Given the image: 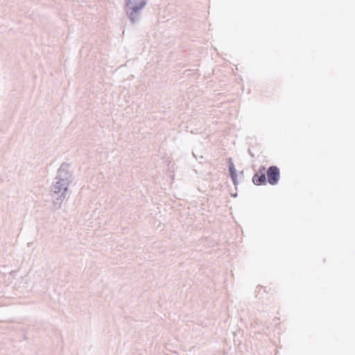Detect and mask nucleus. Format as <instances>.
<instances>
[{
  "mask_svg": "<svg viewBox=\"0 0 355 355\" xmlns=\"http://www.w3.org/2000/svg\"><path fill=\"white\" fill-rule=\"evenodd\" d=\"M279 170L277 166H272L269 167V168L267 171V177L268 181L270 184L275 185L277 184L279 180Z\"/></svg>",
  "mask_w": 355,
  "mask_h": 355,
  "instance_id": "1",
  "label": "nucleus"
},
{
  "mask_svg": "<svg viewBox=\"0 0 355 355\" xmlns=\"http://www.w3.org/2000/svg\"><path fill=\"white\" fill-rule=\"evenodd\" d=\"M145 3L144 0H128L127 6L136 12L145 6Z\"/></svg>",
  "mask_w": 355,
  "mask_h": 355,
  "instance_id": "2",
  "label": "nucleus"
},
{
  "mask_svg": "<svg viewBox=\"0 0 355 355\" xmlns=\"http://www.w3.org/2000/svg\"><path fill=\"white\" fill-rule=\"evenodd\" d=\"M252 181L256 185H261L262 184H264L266 183V175L265 174H255L253 176Z\"/></svg>",
  "mask_w": 355,
  "mask_h": 355,
  "instance_id": "3",
  "label": "nucleus"
},
{
  "mask_svg": "<svg viewBox=\"0 0 355 355\" xmlns=\"http://www.w3.org/2000/svg\"><path fill=\"white\" fill-rule=\"evenodd\" d=\"M230 173L231 178L234 182V184H237V182H236L237 174L236 173L235 167L232 163H231L230 165Z\"/></svg>",
  "mask_w": 355,
  "mask_h": 355,
  "instance_id": "4",
  "label": "nucleus"
}]
</instances>
